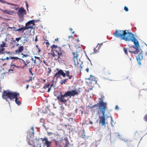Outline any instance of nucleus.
<instances>
[{
    "instance_id": "1",
    "label": "nucleus",
    "mask_w": 147,
    "mask_h": 147,
    "mask_svg": "<svg viewBox=\"0 0 147 147\" xmlns=\"http://www.w3.org/2000/svg\"><path fill=\"white\" fill-rule=\"evenodd\" d=\"M113 34L116 37L120 38L121 39L124 40L125 41L131 40L133 42L135 46L133 45L129 47V51L130 53L137 54L140 52L139 51L140 50L138 49L139 47V42L132 33L129 32L126 30H116Z\"/></svg>"
},
{
    "instance_id": "2",
    "label": "nucleus",
    "mask_w": 147,
    "mask_h": 147,
    "mask_svg": "<svg viewBox=\"0 0 147 147\" xmlns=\"http://www.w3.org/2000/svg\"><path fill=\"white\" fill-rule=\"evenodd\" d=\"M105 99V96L103 95H101L100 97L98 98L99 101L97 104H95L92 106H88L90 108L98 107V109L101 112L102 116L100 117V122L102 125H105V113L106 110L107 109V103L104 102L103 100Z\"/></svg>"
},
{
    "instance_id": "3",
    "label": "nucleus",
    "mask_w": 147,
    "mask_h": 147,
    "mask_svg": "<svg viewBox=\"0 0 147 147\" xmlns=\"http://www.w3.org/2000/svg\"><path fill=\"white\" fill-rule=\"evenodd\" d=\"M19 96V94L18 93L15 92H11L9 90L3 91V92L2 97L3 99L6 100L9 98L10 100L15 98V102L18 105H20L21 102L19 100L18 96Z\"/></svg>"
},
{
    "instance_id": "4",
    "label": "nucleus",
    "mask_w": 147,
    "mask_h": 147,
    "mask_svg": "<svg viewBox=\"0 0 147 147\" xmlns=\"http://www.w3.org/2000/svg\"><path fill=\"white\" fill-rule=\"evenodd\" d=\"M80 93V91H77L76 89L71 91L69 90L65 92V94L63 95L61 92L60 93V95L58 96L57 98L58 100L61 103H65L67 102V100L64 99L65 97L69 96L71 98V96H74L76 95H78Z\"/></svg>"
},
{
    "instance_id": "5",
    "label": "nucleus",
    "mask_w": 147,
    "mask_h": 147,
    "mask_svg": "<svg viewBox=\"0 0 147 147\" xmlns=\"http://www.w3.org/2000/svg\"><path fill=\"white\" fill-rule=\"evenodd\" d=\"M76 50L75 51L72 52L73 55V59L75 65L76 66L77 68H82L81 63L79 62L77 59L79 55L80 52L82 51V49L80 47L78 46V48H76Z\"/></svg>"
},
{
    "instance_id": "6",
    "label": "nucleus",
    "mask_w": 147,
    "mask_h": 147,
    "mask_svg": "<svg viewBox=\"0 0 147 147\" xmlns=\"http://www.w3.org/2000/svg\"><path fill=\"white\" fill-rule=\"evenodd\" d=\"M58 55L55 54L54 52L50 53L51 56V59L54 60L60 63L62 61L61 57H63V51L58 52H56Z\"/></svg>"
},
{
    "instance_id": "7",
    "label": "nucleus",
    "mask_w": 147,
    "mask_h": 147,
    "mask_svg": "<svg viewBox=\"0 0 147 147\" xmlns=\"http://www.w3.org/2000/svg\"><path fill=\"white\" fill-rule=\"evenodd\" d=\"M26 11L22 7H21L18 10L17 14L19 18V21L22 22L24 19V16L26 14Z\"/></svg>"
},
{
    "instance_id": "8",
    "label": "nucleus",
    "mask_w": 147,
    "mask_h": 147,
    "mask_svg": "<svg viewBox=\"0 0 147 147\" xmlns=\"http://www.w3.org/2000/svg\"><path fill=\"white\" fill-rule=\"evenodd\" d=\"M58 70V72L56 73L53 78V80L55 78L57 80L58 78L60 77L61 75L63 77L66 76V74L61 70H59L58 69H57Z\"/></svg>"
},
{
    "instance_id": "9",
    "label": "nucleus",
    "mask_w": 147,
    "mask_h": 147,
    "mask_svg": "<svg viewBox=\"0 0 147 147\" xmlns=\"http://www.w3.org/2000/svg\"><path fill=\"white\" fill-rule=\"evenodd\" d=\"M34 20H32L28 21L25 24L26 26L28 28V30L31 32V30L33 29V26L35 25Z\"/></svg>"
},
{
    "instance_id": "10",
    "label": "nucleus",
    "mask_w": 147,
    "mask_h": 147,
    "mask_svg": "<svg viewBox=\"0 0 147 147\" xmlns=\"http://www.w3.org/2000/svg\"><path fill=\"white\" fill-rule=\"evenodd\" d=\"M41 139L42 140V142L44 145L46 146L47 147H50L51 145L52 142L48 140V139L45 137L44 138H41Z\"/></svg>"
},
{
    "instance_id": "11",
    "label": "nucleus",
    "mask_w": 147,
    "mask_h": 147,
    "mask_svg": "<svg viewBox=\"0 0 147 147\" xmlns=\"http://www.w3.org/2000/svg\"><path fill=\"white\" fill-rule=\"evenodd\" d=\"M139 50H140L139 51L140 52H138L139 54L138 55V57H136V59L139 65H141V63L140 61L143 58V53L140 49H139Z\"/></svg>"
},
{
    "instance_id": "12",
    "label": "nucleus",
    "mask_w": 147,
    "mask_h": 147,
    "mask_svg": "<svg viewBox=\"0 0 147 147\" xmlns=\"http://www.w3.org/2000/svg\"><path fill=\"white\" fill-rule=\"evenodd\" d=\"M51 51H55L56 52H58L63 51L61 47H58L57 45H53L51 46Z\"/></svg>"
},
{
    "instance_id": "13",
    "label": "nucleus",
    "mask_w": 147,
    "mask_h": 147,
    "mask_svg": "<svg viewBox=\"0 0 147 147\" xmlns=\"http://www.w3.org/2000/svg\"><path fill=\"white\" fill-rule=\"evenodd\" d=\"M103 72V74L105 76L107 77L108 78H109V76H110L111 74L110 71L108 69H105Z\"/></svg>"
},
{
    "instance_id": "14",
    "label": "nucleus",
    "mask_w": 147,
    "mask_h": 147,
    "mask_svg": "<svg viewBox=\"0 0 147 147\" xmlns=\"http://www.w3.org/2000/svg\"><path fill=\"white\" fill-rule=\"evenodd\" d=\"M24 48L23 46H20L18 47V49L15 50V53L16 54H18L21 52L23 50Z\"/></svg>"
},
{
    "instance_id": "15",
    "label": "nucleus",
    "mask_w": 147,
    "mask_h": 147,
    "mask_svg": "<svg viewBox=\"0 0 147 147\" xmlns=\"http://www.w3.org/2000/svg\"><path fill=\"white\" fill-rule=\"evenodd\" d=\"M20 38H21V39H20V41L22 43H26L28 41V38L26 36H21L20 37Z\"/></svg>"
},
{
    "instance_id": "16",
    "label": "nucleus",
    "mask_w": 147,
    "mask_h": 147,
    "mask_svg": "<svg viewBox=\"0 0 147 147\" xmlns=\"http://www.w3.org/2000/svg\"><path fill=\"white\" fill-rule=\"evenodd\" d=\"M0 10L5 13L9 15H12L13 13V11L7 10H4L1 8H0Z\"/></svg>"
},
{
    "instance_id": "17",
    "label": "nucleus",
    "mask_w": 147,
    "mask_h": 147,
    "mask_svg": "<svg viewBox=\"0 0 147 147\" xmlns=\"http://www.w3.org/2000/svg\"><path fill=\"white\" fill-rule=\"evenodd\" d=\"M26 30H28V28H27L25 26V27H22L17 30H13V31H22V32L23 33L24 31Z\"/></svg>"
},
{
    "instance_id": "18",
    "label": "nucleus",
    "mask_w": 147,
    "mask_h": 147,
    "mask_svg": "<svg viewBox=\"0 0 147 147\" xmlns=\"http://www.w3.org/2000/svg\"><path fill=\"white\" fill-rule=\"evenodd\" d=\"M0 2L3 3L7 4L8 5L13 6H16L17 5L16 4L6 2L4 0H0Z\"/></svg>"
},
{
    "instance_id": "19",
    "label": "nucleus",
    "mask_w": 147,
    "mask_h": 147,
    "mask_svg": "<svg viewBox=\"0 0 147 147\" xmlns=\"http://www.w3.org/2000/svg\"><path fill=\"white\" fill-rule=\"evenodd\" d=\"M22 62H23V63L24 64V65L22 67V69H24V68L26 67H28V63H25V61L23 59H20L19 62L22 63Z\"/></svg>"
},
{
    "instance_id": "20",
    "label": "nucleus",
    "mask_w": 147,
    "mask_h": 147,
    "mask_svg": "<svg viewBox=\"0 0 147 147\" xmlns=\"http://www.w3.org/2000/svg\"><path fill=\"white\" fill-rule=\"evenodd\" d=\"M9 58L12 59H15L16 60L18 61V62H19V59H21L20 58H19L17 57H9Z\"/></svg>"
},
{
    "instance_id": "21",
    "label": "nucleus",
    "mask_w": 147,
    "mask_h": 147,
    "mask_svg": "<svg viewBox=\"0 0 147 147\" xmlns=\"http://www.w3.org/2000/svg\"><path fill=\"white\" fill-rule=\"evenodd\" d=\"M89 80L92 81H94L95 80L96 78L94 76H90V77L89 78Z\"/></svg>"
},
{
    "instance_id": "22",
    "label": "nucleus",
    "mask_w": 147,
    "mask_h": 147,
    "mask_svg": "<svg viewBox=\"0 0 147 147\" xmlns=\"http://www.w3.org/2000/svg\"><path fill=\"white\" fill-rule=\"evenodd\" d=\"M50 84L49 83H48L47 84H44L43 88L44 89H46L47 88H48L50 86Z\"/></svg>"
},
{
    "instance_id": "23",
    "label": "nucleus",
    "mask_w": 147,
    "mask_h": 147,
    "mask_svg": "<svg viewBox=\"0 0 147 147\" xmlns=\"http://www.w3.org/2000/svg\"><path fill=\"white\" fill-rule=\"evenodd\" d=\"M31 129L32 132H29V134L30 135H32L34 136V127H31Z\"/></svg>"
},
{
    "instance_id": "24",
    "label": "nucleus",
    "mask_w": 147,
    "mask_h": 147,
    "mask_svg": "<svg viewBox=\"0 0 147 147\" xmlns=\"http://www.w3.org/2000/svg\"><path fill=\"white\" fill-rule=\"evenodd\" d=\"M6 43H3L1 45L0 47V48H3L4 49V50H5V49L4 48H3V47H6Z\"/></svg>"
},
{
    "instance_id": "25",
    "label": "nucleus",
    "mask_w": 147,
    "mask_h": 147,
    "mask_svg": "<svg viewBox=\"0 0 147 147\" xmlns=\"http://www.w3.org/2000/svg\"><path fill=\"white\" fill-rule=\"evenodd\" d=\"M123 50L124 51L125 53V54H126L127 55H128V53L127 52V49L125 47L123 48Z\"/></svg>"
},
{
    "instance_id": "26",
    "label": "nucleus",
    "mask_w": 147,
    "mask_h": 147,
    "mask_svg": "<svg viewBox=\"0 0 147 147\" xmlns=\"http://www.w3.org/2000/svg\"><path fill=\"white\" fill-rule=\"evenodd\" d=\"M4 51V49L2 48H0V54H3L4 53L3 51Z\"/></svg>"
},
{
    "instance_id": "27",
    "label": "nucleus",
    "mask_w": 147,
    "mask_h": 147,
    "mask_svg": "<svg viewBox=\"0 0 147 147\" xmlns=\"http://www.w3.org/2000/svg\"><path fill=\"white\" fill-rule=\"evenodd\" d=\"M144 119L145 121L147 122V114L145 115L144 117Z\"/></svg>"
},
{
    "instance_id": "28",
    "label": "nucleus",
    "mask_w": 147,
    "mask_h": 147,
    "mask_svg": "<svg viewBox=\"0 0 147 147\" xmlns=\"http://www.w3.org/2000/svg\"><path fill=\"white\" fill-rule=\"evenodd\" d=\"M65 80H62V81L60 82L61 84V85H62L64 84H65Z\"/></svg>"
},
{
    "instance_id": "29",
    "label": "nucleus",
    "mask_w": 147,
    "mask_h": 147,
    "mask_svg": "<svg viewBox=\"0 0 147 147\" xmlns=\"http://www.w3.org/2000/svg\"><path fill=\"white\" fill-rule=\"evenodd\" d=\"M32 68H30L29 69V72L31 74V75H33V74L32 73Z\"/></svg>"
},
{
    "instance_id": "30",
    "label": "nucleus",
    "mask_w": 147,
    "mask_h": 147,
    "mask_svg": "<svg viewBox=\"0 0 147 147\" xmlns=\"http://www.w3.org/2000/svg\"><path fill=\"white\" fill-rule=\"evenodd\" d=\"M21 54L22 55V58L26 57L28 56L27 54H24L22 53Z\"/></svg>"
},
{
    "instance_id": "31",
    "label": "nucleus",
    "mask_w": 147,
    "mask_h": 147,
    "mask_svg": "<svg viewBox=\"0 0 147 147\" xmlns=\"http://www.w3.org/2000/svg\"><path fill=\"white\" fill-rule=\"evenodd\" d=\"M65 72H66V76H68V75H69V71H65Z\"/></svg>"
},
{
    "instance_id": "32",
    "label": "nucleus",
    "mask_w": 147,
    "mask_h": 147,
    "mask_svg": "<svg viewBox=\"0 0 147 147\" xmlns=\"http://www.w3.org/2000/svg\"><path fill=\"white\" fill-rule=\"evenodd\" d=\"M20 39H21V38H20V37H19L17 38H16V40L18 42V41L20 40Z\"/></svg>"
},
{
    "instance_id": "33",
    "label": "nucleus",
    "mask_w": 147,
    "mask_h": 147,
    "mask_svg": "<svg viewBox=\"0 0 147 147\" xmlns=\"http://www.w3.org/2000/svg\"><path fill=\"white\" fill-rule=\"evenodd\" d=\"M124 9L126 11H128V9L126 6H125L124 7Z\"/></svg>"
},
{
    "instance_id": "34",
    "label": "nucleus",
    "mask_w": 147,
    "mask_h": 147,
    "mask_svg": "<svg viewBox=\"0 0 147 147\" xmlns=\"http://www.w3.org/2000/svg\"><path fill=\"white\" fill-rule=\"evenodd\" d=\"M28 143L29 145H32V147H35V145L34 144H31L30 143L28 142Z\"/></svg>"
},
{
    "instance_id": "35",
    "label": "nucleus",
    "mask_w": 147,
    "mask_h": 147,
    "mask_svg": "<svg viewBox=\"0 0 147 147\" xmlns=\"http://www.w3.org/2000/svg\"><path fill=\"white\" fill-rule=\"evenodd\" d=\"M67 76L68 77L69 79H71L73 77L72 75H68V76Z\"/></svg>"
},
{
    "instance_id": "36",
    "label": "nucleus",
    "mask_w": 147,
    "mask_h": 147,
    "mask_svg": "<svg viewBox=\"0 0 147 147\" xmlns=\"http://www.w3.org/2000/svg\"><path fill=\"white\" fill-rule=\"evenodd\" d=\"M13 66H15V67H16V68H22V67L21 66H17V65H13Z\"/></svg>"
},
{
    "instance_id": "37",
    "label": "nucleus",
    "mask_w": 147,
    "mask_h": 147,
    "mask_svg": "<svg viewBox=\"0 0 147 147\" xmlns=\"http://www.w3.org/2000/svg\"><path fill=\"white\" fill-rule=\"evenodd\" d=\"M53 134H54V133H53L52 132H48V135L49 136H50L51 135H52Z\"/></svg>"
},
{
    "instance_id": "38",
    "label": "nucleus",
    "mask_w": 147,
    "mask_h": 147,
    "mask_svg": "<svg viewBox=\"0 0 147 147\" xmlns=\"http://www.w3.org/2000/svg\"><path fill=\"white\" fill-rule=\"evenodd\" d=\"M34 57L36 59L38 60L39 61H40V58L39 57H36V56H34Z\"/></svg>"
},
{
    "instance_id": "39",
    "label": "nucleus",
    "mask_w": 147,
    "mask_h": 147,
    "mask_svg": "<svg viewBox=\"0 0 147 147\" xmlns=\"http://www.w3.org/2000/svg\"><path fill=\"white\" fill-rule=\"evenodd\" d=\"M25 63H30V61H29L28 60L26 59V61H25Z\"/></svg>"
},
{
    "instance_id": "40",
    "label": "nucleus",
    "mask_w": 147,
    "mask_h": 147,
    "mask_svg": "<svg viewBox=\"0 0 147 147\" xmlns=\"http://www.w3.org/2000/svg\"><path fill=\"white\" fill-rule=\"evenodd\" d=\"M46 45H47V47H48L49 45V44L48 40H47V41L46 42Z\"/></svg>"
},
{
    "instance_id": "41",
    "label": "nucleus",
    "mask_w": 147,
    "mask_h": 147,
    "mask_svg": "<svg viewBox=\"0 0 147 147\" xmlns=\"http://www.w3.org/2000/svg\"><path fill=\"white\" fill-rule=\"evenodd\" d=\"M43 62L44 63L45 65H48V63H47L46 62V61H45V60H43Z\"/></svg>"
},
{
    "instance_id": "42",
    "label": "nucleus",
    "mask_w": 147,
    "mask_h": 147,
    "mask_svg": "<svg viewBox=\"0 0 147 147\" xmlns=\"http://www.w3.org/2000/svg\"><path fill=\"white\" fill-rule=\"evenodd\" d=\"M48 69H49V71H48V72H47L48 73V74H50L51 73V70L49 68H48Z\"/></svg>"
},
{
    "instance_id": "43",
    "label": "nucleus",
    "mask_w": 147,
    "mask_h": 147,
    "mask_svg": "<svg viewBox=\"0 0 147 147\" xmlns=\"http://www.w3.org/2000/svg\"><path fill=\"white\" fill-rule=\"evenodd\" d=\"M115 109H116L118 110L119 109V108L117 105H116L115 106Z\"/></svg>"
},
{
    "instance_id": "44",
    "label": "nucleus",
    "mask_w": 147,
    "mask_h": 147,
    "mask_svg": "<svg viewBox=\"0 0 147 147\" xmlns=\"http://www.w3.org/2000/svg\"><path fill=\"white\" fill-rule=\"evenodd\" d=\"M51 87H49L48 89V90L47 91V92H50V91L51 90Z\"/></svg>"
},
{
    "instance_id": "45",
    "label": "nucleus",
    "mask_w": 147,
    "mask_h": 147,
    "mask_svg": "<svg viewBox=\"0 0 147 147\" xmlns=\"http://www.w3.org/2000/svg\"><path fill=\"white\" fill-rule=\"evenodd\" d=\"M82 136L83 138H84L85 137V135L84 133L83 134H82Z\"/></svg>"
},
{
    "instance_id": "46",
    "label": "nucleus",
    "mask_w": 147,
    "mask_h": 147,
    "mask_svg": "<svg viewBox=\"0 0 147 147\" xmlns=\"http://www.w3.org/2000/svg\"><path fill=\"white\" fill-rule=\"evenodd\" d=\"M102 43L101 44H98L97 46V47L98 46V45H99V48H98V49H99L100 47L102 45Z\"/></svg>"
},
{
    "instance_id": "47",
    "label": "nucleus",
    "mask_w": 147,
    "mask_h": 147,
    "mask_svg": "<svg viewBox=\"0 0 147 147\" xmlns=\"http://www.w3.org/2000/svg\"><path fill=\"white\" fill-rule=\"evenodd\" d=\"M59 142V141H55V143L56 146H57L58 145V144Z\"/></svg>"
},
{
    "instance_id": "48",
    "label": "nucleus",
    "mask_w": 147,
    "mask_h": 147,
    "mask_svg": "<svg viewBox=\"0 0 147 147\" xmlns=\"http://www.w3.org/2000/svg\"><path fill=\"white\" fill-rule=\"evenodd\" d=\"M8 28H10V29H12V28H13L14 30H15L16 28L15 27H8Z\"/></svg>"
},
{
    "instance_id": "49",
    "label": "nucleus",
    "mask_w": 147,
    "mask_h": 147,
    "mask_svg": "<svg viewBox=\"0 0 147 147\" xmlns=\"http://www.w3.org/2000/svg\"><path fill=\"white\" fill-rule=\"evenodd\" d=\"M26 7L27 8V9H28V3L26 2Z\"/></svg>"
},
{
    "instance_id": "50",
    "label": "nucleus",
    "mask_w": 147,
    "mask_h": 147,
    "mask_svg": "<svg viewBox=\"0 0 147 147\" xmlns=\"http://www.w3.org/2000/svg\"><path fill=\"white\" fill-rule=\"evenodd\" d=\"M76 40L78 42H79L80 41L78 38H76Z\"/></svg>"
},
{
    "instance_id": "51",
    "label": "nucleus",
    "mask_w": 147,
    "mask_h": 147,
    "mask_svg": "<svg viewBox=\"0 0 147 147\" xmlns=\"http://www.w3.org/2000/svg\"><path fill=\"white\" fill-rule=\"evenodd\" d=\"M89 71V69L88 68H87L86 69V71L87 72H88Z\"/></svg>"
},
{
    "instance_id": "52",
    "label": "nucleus",
    "mask_w": 147,
    "mask_h": 147,
    "mask_svg": "<svg viewBox=\"0 0 147 147\" xmlns=\"http://www.w3.org/2000/svg\"><path fill=\"white\" fill-rule=\"evenodd\" d=\"M32 77L31 76H30V79H29V81H32Z\"/></svg>"
},
{
    "instance_id": "53",
    "label": "nucleus",
    "mask_w": 147,
    "mask_h": 147,
    "mask_svg": "<svg viewBox=\"0 0 147 147\" xmlns=\"http://www.w3.org/2000/svg\"><path fill=\"white\" fill-rule=\"evenodd\" d=\"M55 41H57V42H59V40H58V38L55 39Z\"/></svg>"
},
{
    "instance_id": "54",
    "label": "nucleus",
    "mask_w": 147,
    "mask_h": 147,
    "mask_svg": "<svg viewBox=\"0 0 147 147\" xmlns=\"http://www.w3.org/2000/svg\"><path fill=\"white\" fill-rule=\"evenodd\" d=\"M34 63L35 64H37V63L36 62V60L35 59L34 60Z\"/></svg>"
},
{
    "instance_id": "55",
    "label": "nucleus",
    "mask_w": 147,
    "mask_h": 147,
    "mask_svg": "<svg viewBox=\"0 0 147 147\" xmlns=\"http://www.w3.org/2000/svg\"><path fill=\"white\" fill-rule=\"evenodd\" d=\"M37 40H38V39L37 38V37H36V38L35 39V42H37Z\"/></svg>"
},
{
    "instance_id": "56",
    "label": "nucleus",
    "mask_w": 147,
    "mask_h": 147,
    "mask_svg": "<svg viewBox=\"0 0 147 147\" xmlns=\"http://www.w3.org/2000/svg\"><path fill=\"white\" fill-rule=\"evenodd\" d=\"M28 87H29V86L28 85H26V88L27 89H28Z\"/></svg>"
},
{
    "instance_id": "57",
    "label": "nucleus",
    "mask_w": 147,
    "mask_h": 147,
    "mask_svg": "<svg viewBox=\"0 0 147 147\" xmlns=\"http://www.w3.org/2000/svg\"><path fill=\"white\" fill-rule=\"evenodd\" d=\"M38 50L39 52H40L41 51V50L40 48H38Z\"/></svg>"
},
{
    "instance_id": "58",
    "label": "nucleus",
    "mask_w": 147,
    "mask_h": 147,
    "mask_svg": "<svg viewBox=\"0 0 147 147\" xmlns=\"http://www.w3.org/2000/svg\"><path fill=\"white\" fill-rule=\"evenodd\" d=\"M69 30L71 31H72V30H73V29L71 28H69Z\"/></svg>"
},
{
    "instance_id": "59",
    "label": "nucleus",
    "mask_w": 147,
    "mask_h": 147,
    "mask_svg": "<svg viewBox=\"0 0 147 147\" xmlns=\"http://www.w3.org/2000/svg\"><path fill=\"white\" fill-rule=\"evenodd\" d=\"M89 123L90 124H92L93 123L92 121H90Z\"/></svg>"
},
{
    "instance_id": "60",
    "label": "nucleus",
    "mask_w": 147,
    "mask_h": 147,
    "mask_svg": "<svg viewBox=\"0 0 147 147\" xmlns=\"http://www.w3.org/2000/svg\"><path fill=\"white\" fill-rule=\"evenodd\" d=\"M53 85V84H51L50 87L51 88Z\"/></svg>"
},
{
    "instance_id": "61",
    "label": "nucleus",
    "mask_w": 147,
    "mask_h": 147,
    "mask_svg": "<svg viewBox=\"0 0 147 147\" xmlns=\"http://www.w3.org/2000/svg\"><path fill=\"white\" fill-rule=\"evenodd\" d=\"M36 48L38 49V48H39V47H38V45H36Z\"/></svg>"
},
{
    "instance_id": "62",
    "label": "nucleus",
    "mask_w": 147,
    "mask_h": 147,
    "mask_svg": "<svg viewBox=\"0 0 147 147\" xmlns=\"http://www.w3.org/2000/svg\"><path fill=\"white\" fill-rule=\"evenodd\" d=\"M69 120H73V119H72V118H70L69 119Z\"/></svg>"
},
{
    "instance_id": "63",
    "label": "nucleus",
    "mask_w": 147,
    "mask_h": 147,
    "mask_svg": "<svg viewBox=\"0 0 147 147\" xmlns=\"http://www.w3.org/2000/svg\"><path fill=\"white\" fill-rule=\"evenodd\" d=\"M9 58H8V57H7L6 58V59H9Z\"/></svg>"
},
{
    "instance_id": "64",
    "label": "nucleus",
    "mask_w": 147,
    "mask_h": 147,
    "mask_svg": "<svg viewBox=\"0 0 147 147\" xmlns=\"http://www.w3.org/2000/svg\"><path fill=\"white\" fill-rule=\"evenodd\" d=\"M46 79H44L43 80V81L44 82H45L46 81Z\"/></svg>"
}]
</instances>
